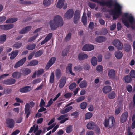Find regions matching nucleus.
<instances>
[{
  "instance_id": "nucleus-10",
  "label": "nucleus",
  "mask_w": 135,
  "mask_h": 135,
  "mask_svg": "<svg viewBox=\"0 0 135 135\" xmlns=\"http://www.w3.org/2000/svg\"><path fill=\"white\" fill-rule=\"evenodd\" d=\"M26 57H24L20 60L15 65L14 67L15 68H17L22 66L26 61Z\"/></svg>"
},
{
  "instance_id": "nucleus-39",
  "label": "nucleus",
  "mask_w": 135,
  "mask_h": 135,
  "mask_svg": "<svg viewBox=\"0 0 135 135\" xmlns=\"http://www.w3.org/2000/svg\"><path fill=\"white\" fill-rule=\"evenodd\" d=\"M31 70L27 68H25L23 70V74L24 75H26L30 73Z\"/></svg>"
},
{
  "instance_id": "nucleus-8",
  "label": "nucleus",
  "mask_w": 135,
  "mask_h": 135,
  "mask_svg": "<svg viewBox=\"0 0 135 135\" xmlns=\"http://www.w3.org/2000/svg\"><path fill=\"white\" fill-rule=\"evenodd\" d=\"M73 15V11L72 9H70L67 11L65 14L64 17L67 19H70L72 17Z\"/></svg>"
},
{
  "instance_id": "nucleus-12",
  "label": "nucleus",
  "mask_w": 135,
  "mask_h": 135,
  "mask_svg": "<svg viewBox=\"0 0 135 135\" xmlns=\"http://www.w3.org/2000/svg\"><path fill=\"white\" fill-rule=\"evenodd\" d=\"M14 120L11 119H7L6 120V123L7 126L10 128H13L14 125Z\"/></svg>"
},
{
  "instance_id": "nucleus-62",
  "label": "nucleus",
  "mask_w": 135,
  "mask_h": 135,
  "mask_svg": "<svg viewBox=\"0 0 135 135\" xmlns=\"http://www.w3.org/2000/svg\"><path fill=\"white\" fill-rule=\"evenodd\" d=\"M53 103V99L51 98L50 100L48 102L47 105L46 106V107H48L50 106Z\"/></svg>"
},
{
  "instance_id": "nucleus-24",
  "label": "nucleus",
  "mask_w": 135,
  "mask_h": 135,
  "mask_svg": "<svg viewBox=\"0 0 135 135\" xmlns=\"http://www.w3.org/2000/svg\"><path fill=\"white\" fill-rule=\"evenodd\" d=\"M31 29L30 26L26 27L23 28L19 32L20 34H24L29 31Z\"/></svg>"
},
{
  "instance_id": "nucleus-9",
  "label": "nucleus",
  "mask_w": 135,
  "mask_h": 135,
  "mask_svg": "<svg viewBox=\"0 0 135 135\" xmlns=\"http://www.w3.org/2000/svg\"><path fill=\"white\" fill-rule=\"evenodd\" d=\"M113 44L119 49L122 48L123 45L118 40H115L113 42Z\"/></svg>"
},
{
  "instance_id": "nucleus-27",
  "label": "nucleus",
  "mask_w": 135,
  "mask_h": 135,
  "mask_svg": "<svg viewBox=\"0 0 135 135\" xmlns=\"http://www.w3.org/2000/svg\"><path fill=\"white\" fill-rule=\"evenodd\" d=\"M54 0H44L43 4L44 6H48L50 5Z\"/></svg>"
},
{
  "instance_id": "nucleus-20",
  "label": "nucleus",
  "mask_w": 135,
  "mask_h": 135,
  "mask_svg": "<svg viewBox=\"0 0 135 135\" xmlns=\"http://www.w3.org/2000/svg\"><path fill=\"white\" fill-rule=\"evenodd\" d=\"M66 81L65 77H62L60 80L59 83V87L60 88H62L64 86Z\"/></svg>"
},
{
  "instance_id": "nucleus-31",
  "label": "nucleus",
  "mask_w": 135,
  "mask_h": 135,
  "mask_svg": "<svg viewBox=\"0 0 135 135\" xmlns=\"http://www.w3.org/2000/svg\"><path fill=\"white\" fill-rule=\"evenodd\" d=\"M55 74L57 78L59 79L61 75V73L60 69H58L56 70Z\"/></svg>"
},
{
  "instance_id": "nucleus-2",
  "label": "nucleus",
  "mask_w": 135,
  "mask_h": 135,
  "mask_svg": "<svg viewBox=\"0 0 135 135\" xmlns=\"http://www.w3.org/2000/svg\"><path fill=\"white\" fill-rule=\"evenodd\" d=\"M114 10L111 11L110 13L113 15V19L115 20L118 18L121 15L123 6L118 3H116L114 4Z\"/></svg>"
},
{
  "instance_id": "nucleus-19",
  "label": "nucleus",
  "mask_w": 135,
  "mask_h": 135,
  "mask_svg": "<svg viewBox=\"0 0 135 135\" xmlns=\"http://www.w3.org/2000/svg\"><path fill=\"white\" fill-rule=\"evenodd\" d=\"M102 90L104 93H107L111 90L112 88L110 86H105L103 88Z\"/></svg>"
},
{
  "instance_id": "nucleus-30",
  "label": "nucleus",
  "mask_w": 135,
  "mask_h": 135,
  "mask_svg": "<svg viewBox=\"0 0 135 135\" xmlns=\"http://www.w3.org/2000/svg\"><path fill=\"white\" fill-rule=\"evenodd\" d=\"M6 35L5 34H3L0 36V43L3 44L6 41Z\"/></svg>"
},
{
  "instance_id": "nucleus-58",
  "label": "nucleus",
  "mask_w": 135,
  "mask_h": 135,
  "mask_svg": "<svg viewBox=\"0 0 135 135\" xmlns=\"http://www.w3.org/2000/svg\"><path fill=\"white\" fill-rule=\"evenodd\" d=\"M6 17L5 16L0 17V24L2 23L6 20Z\"/></svg>"
},
{
  "instance_id": "nucleus-26",
  "label": "nucleus",
  "mask_w": 135,
  "mask_h": 135,
  "mask_svg": "<svg viewBox=\"0 0 135 135\" xmlns=\"http://www.w3.org/2000/svg\"><path fill=\"white\" fill-rule=\"evenodd\" d=\"M21 76V73L18 72H15L12 74V77L18 79Z\"/></svg>"
},
{
  "instance_id": "nucleus-41",
  "label": "nucleus",
  "mask_w": 135,
  "mask_h": 135,
  "mask_svg": "<svg viewBox=\"0 0 135 135\" xmlns=\"http://www.w3.org/2000/svg\"><path fill=\"white\" fill-rule=\"evenodd\" d=\"M87 105V103L86 102H84L81 103L80 105V108L82 109H85Z\"/></svg>"
},
{
  "instance_id": "nucleus-54",
  "label": "nucleus",
  "mask_w": 135,
  "mask_h": 135,
  "mask_svg": "<svg viewBox=\"0 0 135 135\" xmlns=\"http://www.w3.org/2000/svg\"><path fill=\"white\" fill-rule=\"evenodd\" d=\"M76 84L75 83H73L71 84L69 86V89L71 90L73 89L76 87Z\"/></svg>"
},
{
  "instance_id": "nucleus-7",
  "label": "nucleus",
  "mask_w": 135,
  "mask_h": 135,
  "mask_svg": "<svg viewBox=\"0 0 135 135\" xmlns=\"http://www.w3.org/2000/svg\"><path fill=\"white\" fill-rule=\"evenodd\" d=\"M64 0H59L56 5L57 7L59 8H61L63 7L64 9L67 7V5L64 4Z\"/></svg>"
},
{
  "instance_id": "nucleus-45",
  "label": "nucleus",
  "mask_w": 135,
  "mask_h": 135,
  "mask_svg": "<svg viewBox=\"0 0 135 135\" xmlns=\"http://www.w3.org/2000/svg\"><path fill=\"white\" fill-rule=\"evenodd\" d=\"M36 46V45L35 44L29 45L27 46L26 48L29 50H32L34 49Z\"/></svg>"
},
{
  "instance_id": "nucleus-4",
  "label": "nucleus",
  "mask_w": 135,
  "mask_h": 135,
  "mask_svg": "<svg viewBox=\"0 0 135 135\" xmlns=\"http://www.w3.org/2000/svg\"><path fill=\"white\" fill-rule=\"evenodd\" d=\"M34 105V103L32 101L30 102L29 103H27L26 104L25 108V113L26 114L27 118H28L31 113V110L30 109V108L32 107Z\"/></svg>"
},
{
  "instance_id": "nucleus-60",
  "label": "nucleus",
  "mask_w": 135,
  "mask_h": 135,
  "mask_svg": "<svg viewBox=\"0 0 135 135\" xmlns=\"http://www.w3.org/2000/svg\"><path fill=\"white\" fill-rule=\"evenodd\" d=\"M88 5L92 9H94L95 6V4L91 2L89 3Z\"/></svg>"
},
{
  "instance_id": "nucleus-46",
  "label": "nucleus",
  "mask_w": 135,
  "mask_h": 135,
  "mask_svg": "<svg viewBox=\"0 0 135 135\" xmlns=\"http://www.w3.org/2000/svg\"><path fill=\"white\" fill-rule=\"evenodd\" d=\"M85 97L84 96L79 97L76 99L75 100L77 102H81L83 100L85 99Z\"/></svg>"
},
{
  "instance_id": "nucleus-56",
  "label": "nucleus",
  "mask_w": 135,
  "mask_h": 135,
  "mask_svg": "<svg viewBox=\"0 0 135 135\" xmlns=\"http://www.w3.org/2000/svg\"><path fill=\"white\" fill-rule=\"evenodd\" d=\"M42 79L40 78H38L33 80L32 81V83L33 84H35L38 83L41 81Z\"/></svg>"
},
{
  "instance_id": "nucleus-49",
  "label": "nucleus",
  "mask_w": 135,
  "mask_h": 135,
  "mask_svg": "<svg viewBox=\"0 0 135 135\" xmlns=\"http://www.w3.org/2000/svg\"><path fill=\"white\" fill-rule=\"evenodd\" d=\"M38 35V34L37 33L33 36L30 37L28 40V42L32 41L35 40Z\"/></svg>"
},
{
  "instance_id": "nucleus-52",
  "label": "nucleus",
  "mask_w": 135,
  "mask_h": 135,
  "mask_svg": "<svg viewBox=\"0 0 135 135\" xmlns=\"http://www.w3.org/2000/svg\"><path fill=\"white\" fill-rule=\"evenodd\" d=\"M130 76L132 78H135V71L134 70H131L130 72Z\"/></svg>"
},
{
  "instance_id": "nucleus-44",
  "label": "nucleus",
  "mask_w": 135,
  "mask_h": 135,
  "mask_svg": "<svg viewBox=\"0 0 135 135\" xmlns=\"http://www.w3.org/2000/svg\"><path fill=\"white\" fill-rule=\"evenodd\" d=\"M22 46V43L21 42H17L14 44L13 47L17 49H18L21 47Z\"/></svg>"
},
{
  "instance_id": "nucleus-21",
  "label": "nucleus",
  "mask_w": 135,
  "mask_h": 135,
  "mask_svg": "<svg viewBox=\"0 0 135 135\" xmlns=\"http://www.w3.org/2000/svg\"><path fill=\"white\" fill-rule=\"evenodd\" d=\"M128 115L127 112L124 113L121 116L120 118V121L122 123L124 122L126 120Z\"/></svg>"
},
{
  "instance_id": "nucleus-50",
  "label": "nucleus",
  "mask_w": 135,
  "mask_h": 135,
  "mask_svg": "<svg viewBox=\"0 0 135 135\" xmlns=\"http://www.w3.org/2000/svg\"><path fill=\"white\" fill-rule=\"evenodd\" d=\"M125 81L127 83H129L131 80V78L128 76H127L124 78Z\"/></svg>"
},
{
  "instance_id": "nucleus-17",
  "label": "nucleus",
  "mask_w": 135,
  "mask_h": 135,
  "mask_svg": "<svg viewBox=\"0 0 135 135\" xmlns=\"http://www.w3.org/2000/svg\"><path fill=\"white\" fill-rule=\"evenodd\" d=\"M115 72L113 69L110 70L108 72V75L109 77L113 79L115 78Z\"/></svg>"
},
{
  "instance_id": "nucleus-18",
  "label": "nucleus",
  "mask_w": 135,
  "mask_h": 135,
  "mask_svg": "<svg viewBox=\"0 0 135 135\" xmlns=\"http://www.w3.org/2000/svg\"><path fill=\"white\" fill-rule=\"evenodd\" d=\"M88 57V55L84 53L79 54L78 55V58L79 60H81L85 59Z\"/></svg>"
},
{
  "instance_id": "nucleus-37",
  "label": "nucleus",
  "mask_w": 135,
  "mask_h": 135,
  "mask_svg": "<svg viewBox=\"0 0 135 135\" xmlns=\"http://www.w3.org/2000/svg\"><path fill=\"white\" fill-rule=\"evenodd\" d=\"M82 21L84 25L86 24L87 19L86 14L84 13L82 18Z\"/></svg>"
},
{
  "instance_id": "nucleus-51",
  "label": "nucleus",
  "mask_w": 135,
  "mask_h": 135,
  "mask_svg": "<svg viewBox=\"0 0 135 135\" xmlns=\"http://www.w3.org/2000/svg\"><path fill=\"white\" fill-rule=\"evenodd\" d=\"M43 53L42 50H39L35 54V56L36 57H38L40 56Z\"/></svg>"
},
{
  "instance_id": "nucleus-6",
  "label": "nucleus",
  "mask_w": 135,
  "mask_h": 135,
  "mask_svg": "<svg viewBox=\"0 0 135 135\" xmlns=\"http://www.w3.org/2000/svg\"><path fill=\"white\" fill-rule=\"evenodd\" d=\"M94 49V46L93 45L90 44H86L83 46L82 49L84 51H90Z\"/></svg>"
},
{
  "instance_id": "nucleus-43",
  "label": "nucleus",
  "mask_w": 135,
  "mask_h": 135,
  "mask_svg": "<svg viewBox=\"0 0 135 135\" xmlns=\"http://www.w3.org/2000/svg\"><path fill=\"white\" fill-rule=\"evenodd\" d=\"M54 74L53 72L51 73V75L50 77L49 81L51 83H53L54 80Z\"/></svg>"
},
{
  "instance_id": "nucleus-5",
  "label": "nucleus",
  "mask_w": 135,
  "mask_h": 135,
  "mask_svg": "<svg viewBox=\"0 0 135 135\" xmlns=\"http://www.w3.org/2000/svg\"><path fill=\"white\" fill-rule=\"evenodd\" d=\"M38 126H36L34 125L32 127H31L29 131V133H31L33 131L34 133L35 134V135H40L41 132V130H38Z\"/></svg>"
},
{
  "instance_id": "nucleus-53",
  "label": "nucleus",
  "mask_w": 135,
  "mask_h": 135,
  "mask_svg": "<svg viewBox=\"0 0 135 135\" xmlns=\"http://www.w3.org/2000/svg\"><path fill=\"white\" fill-rule=\"evenodd\" d=\"M82 69L81 67L80 66H78L75 67L74 70L76 71H78L81 70Z\"/></svg>"
},
{
  "instance_id": "nucleus-33",
  "label": "nucleus",
  "mask_w": 135,
  "mask_h": 135,
  "mask_svg": "<svg viewBox=\"0 0 135 135\" xmlns=\"http://www.w3.org/2000/svg\"><path fill=\"white\" fill-rule=\"evenodd\" d=\"M72 65L71 64H69L66 68V70L67 71H68L70 72V73L73 76L75 74L74 73L72 72Z\"/></svg>"
},
{
  "instance_id": "nucleus-42",
  "label": "nucleus",
  "mask_w": 135,
  "mask_h": 135,
  "mask_svg": "<svg viewBox=\"0 0 135 135\" xmlns=\"http://www.w3.org/2000/svg\"><path fill=\"white\" fill-rule=\"evenodd\" d=\"M116 94L114 92H112L108 95V97L110 99H112L114 98L115 97Z\"/></svg>"
},
{
  "instance_id": "nucleus-28",
  "label": "nucleus",
  "mask_w": 135,
  "mask_h": 135,
  "mask_svg": "<svg viewBox=\"0 0 135 135\" xmlns=\"http://www.w3.org/2000/svg\"><path fill=\"white\" fill-rule=\"evenodd\" d=\"M115 57L117 59H119L121 58L123 56V54L122 53L119 51H116L115 54Z\"/></svg>"
},
{
  "instance_id": "nucleus-15",
  "label": "nucleus",
  "mask_w": 135,
  "mask_h": 135,
  "mask_svg": "<svg viewBox=\"0 0 135 135\" xmlns=\"http://www.w3.org/2000/svg\"><path fill=\"white\" fill-rule=\"evenodd\" d=\"M15 81L16 80L15 79L11 78L4 80L3 83L7 85H10L14 84Z\"/></svg>"
},
{
  "instance_id": "nucleus-47",
  "label": "nucleus",
  "mask_w": 135,
  "mask_h": 135,
  "mask_svg": "<svg viewBox=\"0 0 135 135\" xmlns=\"http://www.w3.org/2000/svg\"><path fill=\"white\" fill-rule=\"evenodd\" d=\"M5 26L6 30H8L13 28L14 27V25L13 24H6Z\"/></svg>"
},
{
  "instance_id": "nucleus-55",
  "label": "nucleus",
  "mask_w": 135,
  "mask_h": 135,
  "mask_svg": "<svg viewBox=\"0 0 135 135\" xmlns=\"http://www.w3.org/2000/svg\"><path fill=\"white\" fill-rule=\"evenodd\" d=\"M121 109V108L120 107H119L116 108L115 111V115H117L120 112Z\"/></svg>"
},
{
  "instance_id": "nucleus-63",
  "label": "nucleus",
  "mask_w": 135,
  "mask_h": 135,
  "mask_svg": "<svg viewBox=\"0 0 135 135\" xmlns=\"http://www.w3.org/2000/svg\"><path fill=\"white\" fill-rule=\"evenodd\" d=\"M127 89L129 92H131L132 90V87L130 85H127L126 87Z\"/></svg>"
},
{
  "instance_id": "nucleus-1",
  "label": "nucleus",
  "mask_w": 135,
  "mask_h": 135,
  "mask_svg": "<svg viewBox=\"0 0 135 135\" xmlns=\"http://www.w3.org/2000/svg\"><path fill=\"white\" fill-rule=\"evenodd\" d=\"M51 28L52 30H55L59 26H62L63 24V21L62 17L57 15L55 16L52 20L49 23Z\"/></svg>"
},
{
  "instance_id": "nucleus-22",
  "label": "nucleus",
  "mask_w": 135,
  "mask_h": 135,
  "mask_svg": "<svg viewBox=\"0 0 135 135\" xmlns=\"http://www.w3.org/2000/svg\"><path fill=\"white\" fill-rule=\"evenodd\" d=\"M65 115H62L57 118V119L58 120H61L60 121V123H63L65 122L68 120V118H65Z\"/></svg>"
},
{
  "instance_id": "nucleus-14",
  "label": "nucleus",
  "mask_w": 135,
  "mask_h": 135,
  "mask_svg": "<svg viewBox=\"0 0 135 135\" xmlns=\"http://www.w3.org/2000/svg\"><path fill=\"white\" fill-rule=\"evenodd\" d=\"M80 18V13L79 12L77 11H75L74 17V23L76 24Z\"/></svg>"
},
{
  "instance_id": "nucleus-64",
  "label": "nucleus",
  "mask_w": 135,
  "mask_h": 135,
  "mask_svg": "<svg viewBox=\"0 0 135 135\" xmlns=\"http://www.w3.org/2000/svg\"><path fill=\"white\" fill-rule=\"evenodd\" d=\"M71 93H68L65 94L64 95V96L66 98H70L71 97Z\"/></svg>"
},
{
  "instance_id": "nucleus-36",
  "label": "nucleus",
  "mask_w": 135,
  "mask_h": 135,
  "mask_svg": "<svg viewBox=\"0 0 135 135\" xmlns=\"http://www.w3.org/2000/svg\"><path fill=\"white\" fill-rule=\"evenodd\" d=\"M105 40V38L103 37H99L96 39V41L98 42H102Z\"/></svg>"
},
{
  "instance_id": "nucleus-29",
  "label": "nucleus",
  "mask_w": 135,
  "mask_h": 135,
  "mask_svg": "<svg viewBox=\"0 0 135 135\" xmlns=\"http://www.w3.org/2000/svg\"><path fill=\"white\" fill-rule=\"evenodd\" d=\"M17 20L18 19L16 18H9L7 20L6 22L7 23H13L16 22Z\"/></svg>"
},
{
  "instance_id": "nucleus-25",
  "label": "nucleus",
  "mask_w": 135,
  "mask_h": 135,
  "mask_svg": "<svg viewBox=\"0 0 135 135\" xmlns=\"http://www.w3.org/2000/svg\"><path fill=\"white\" fill-rule=\"evenodd\" d=\"M72 109V106H70L62 110H61V112L62 114L65 113L67 112H69Z\"/></svg>"
},
{
  "instance_id": "nucleus-35",
  "label": "nucleus",
  "mask_w": 135,
  "mask_h": 135,
  "mask_svg": "<svg viewBox=\"0 0 135 135\" xmlns=\"http://www.w3.org/2000/svg\"><path fill=\"white\" fill-rule=\"evenodd\" d=\"M93 114L91 112H88L86 113L85 115V119L88 120L91 118Z\"/></svg>"
},
{
  "instance_id": "nucleus-11",
  "label": "nucleus",
  "mask_w": 135,
  "mask_h": 135,
  "mask_svg": "<svg viewBox=\"0 0 135 135\" xmlns=\"http://www.w3.org/2000/svg\"><path fill=\"white\" fill-rule=\"evenodd\" d=\"M56 60V58L55 57H52L49 61L47 63L45 68L46 69H48L53 64Z\"/></svg>"
},
{
  "instance_id": "nucleus-40",
  "label": "nucleus",
  "mask_w": 135,
  "mask_h": 135,
  "mask_svg": "<svg viewBox=\"0 0 135 135\" xmlns=\"http://www.w3.org/2000/svg\"><path fill=\"white\" fill-rule=\"evenodd\" d=\"M87 83L86 81H83L81 82L79 85L81 88H84L86 87Z\"/></svg>"
},
{
  "instance_id": "nucleus-59",
  "label": "nucleus",
  "mask_w": 135,
  "mask_h": 135,
  "mask_svg": "<svg viewBox=\"0 0 135 135\" xmlns=\"http://www.w3.org/2000/svg\"><path fill=\"white\" fill-rule=\"evenodd\" d=\"M45 102L42 99H41L40 104V106L41 107L44 106L46 107V106H45Z\"/></svg>"
},
{
  "instance_id": "nucleus-48",
  "label": "nucleus",
  "mask_w": 135,
  "mask_h": 135,
  "mask_svg": "<svg viewBox=\"0 0 135 135\" xmlns=\"http://www.w3.org/2000/svg\"><path fill=\"white\" fill-rule=\"evenodd\" d=\"M96 70L99 72H102L103 71V67L101 65H98L96 67Z\"/></svg>"
},
{
  "instance_id": "nucleus-34",
  "label": "nucleus",
  "mask_w": 135,
  "mask_h": 135,
  "mask_svg": "<svg viewBox=\"0 0 135 135\" xmlns=\"http://www.w3.org/2000/svg\"><path fill=\"white\" fill-rule=\"evenodd\" d=\"M91 62L93 66H95L97 64V61L96 57L94 56L91 59Z\"/></svg>"
},
{
  "instance_id": "nucleus-32",
  "label": "nucleus",
  "mask_w": 135,
  "mask_h": 135,
  "mask_svg": "<svg viewBox=\"0 0 135 135\" xmlns=\"http://www.w3.org/2000/svg\"><path fill=\"white\" fill-rule=\"evenodd\" d=\"M38 63V61L36 60H34L29 62L28 65L30 66H34L37 65Z\"/></svg>"
},
{
  "instance_id": "nucleus-57",
  "label": "nucleus",
  "mask_w": 135,
  "mask_h": 135,
  "mask_svg": "<svg viewBox=\"0 0 135 135\" xmlns=\"http://www.w3.org/2000/svg\"><path fill=\"white\" fill-rule=\"evenodd\" d=\"M95 128V131L96 133L97 134H99L100 133V130L99 128L97 125L96 126Z\"/></svg>"
},
{
  "instance_id": "nucleus-13",
  "label": "nucleus",
  "mask_w": 135,
  "mask_h": 135,
  "mask_svg": "<svg viewBox=\"0 0 135 135\" xmlns=\"http://www.w3.org/2000/svg\"><path fill=\"white\" fill-rule=\"evenodd\" d=\"M97 125L94 122L91 121L87 124L86 126L88 129L91 130L94 129Z\"/></svg>"
},
{
  "instance_id": "nucleus-23",
  "label": "nucleus",
  "mask_w": 135,
  "mask_h": 135,
  "mask_svg": "<svg viewBox=\"0 0 135 135\" xmlns=\"http://www.w3.org/2000/svg\"><path fill=\"white\" fill-rule=\"evenodd\" d=\"M19 52L18 50H16L14 51H13L11 53V55L10 54H9V55H11L10 57L11 59H13L17 55Z\"/></svg>"
},
{
  "instance_id": "nucleus-61",
  "label": "nucleus",
  "mask_w": 135,
  "mask_h": 135,
  "mask_svg": "<svg viewBox=\"0 0 135 135\" xmlns=\"http://www.w3.org/2000/svg\"><path fill=\"white\" fill-rule=\"evenodd\" d=\"M15 100L16 102L17 103H23V101L21 99L18 97H16L15 98Z\"/></svg>"
},
{
  "instance_id": "nucleus-16",
  "label": "nucleus",
  "mask_w": 135,
  "mask_h": 135,
  "mask_svg": "<svg viewBox=\"0 0 135 135\" xmlns=\"http://www.w3.org/2000/svg\"><path fill=\"white\" fill-rule=\"evenodd\" d=\"M32 88L30 86H27L21 88L19 89L20 91L24 93L28 92L31 90Z\"/></svg>"
},
{
  "instance_id": "nucleus-3",
  "label": "nucleus",
  "mask_w": 135,
  "mask_h": 135,
  "mask_svg": "<svg viewBox=\"0 0 135 135\" xmlns=\"http://www.w3.org/2000/svg\"><path fill=\"white\" fill-rule=\"evenodd\" d=\"M114 118L111 116L109 117L108 119L106 118L104 120L103 124L105 127L110 128L114 125Z\"/></svg>"
},
{
  "instance_id": "nucleus-38",
  "label": "nucleus",
  "mask_w": 135,
  "mask_h": 135,
  "mask_svg": "<svg viewBox=\"0 0 135 135\" xmlns=\"http://www.w3.org/2000/svg\"><path fill=\"white\" fill-rule=\"evenodd\" d=\"M66 132L68 133H71L73 131V126L71 125L68 126L66 129Z\"/></svg>"
}]
</instances>
